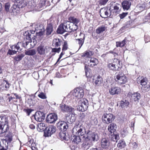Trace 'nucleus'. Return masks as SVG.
Here are the masks:
<instances>
[{
	"label": "nucleus",
	"mask_w": 150,
	"mask_h": 150,
	"mask_svg": "<svg viewBox=\"0 0 150 150\" xmlns=\"http://www.w3.org/2000/svg\"><path fill=\"white\" fill-rule=\"evenodd\" d=\"M76 115L73 113H72L70 117L68 115H67L65 117V120L67 122L70 124H72L75 121L76 119Z\"/></svg>",
	"instance_id": "obj_26"
},
{
	"label": "nucleus",
	"mask_w": 150,
	"mask_h": 150,
	"mask_svg": "<svg viewBox=\"0 0 150 150\" xmlns=\"http://www.w3.org/2000/svg\"><path fill=\"white\" fill-rule=\"evenodd\" d=\"M23 111L26 113L27 115H29L30 114L32 111V110L31 109L28 108L26 109H24L23 110Z\"/></svg>",
	"instance_id": "obj_56"
},
{
	"label": "nucleus",
	"mask_w": 150,
	"mask_h": 150,
	"mask_svg": "<svg viewBox=\"0 0 150 150\" xmlns=\"http://www.w3.org/2000/svg\"><path fill=\"white\" fill-rule=\"evenodd\" d=\"M109 92L111 95H118L120 93L121 89L118 87L113 86L109 89Z\"/></svg>",
	"instance_id": "obj_24"
},
{
	"label": "nucleus",
	"mask_w": 150,
	"mask_h": 150,
	"mask_svg": "<svg viewBox=\"0 0 150 150\" xmlns=\"http://www.w3.org/2000/svg\"><path fill=\"white\" fill-rule=\"evenodd\" d=\"M93 81L95 86H100L103 83L102 77L100 75L95 76L93 77Z\"/></svg>",
	"instance_id": "obj_20"
},
{
	"label": "nucleus",
	"mask_w": 150,
	"mask_h": 150,
	"mask_svg": "<svg viewBox=\"0 0 150 150\" xmlns=\"http://www.w3.org/2000/svg\"><path fill=\"white\" fill-rule=\"evenodd\" d=\"M45 124L44 123H40L38 125L37 129L39 131H45Z\"/></svg>",
	"instance_id": "obj_42"
},
{
	"label": "nucleus",
	"mask_w": 150,
	"mask_h": 150,
	"mask_svg": "<svg viewBox=\"0 0 150 150\" xmlns=\"http://www.w3.org/2000/svg\"><path fill=\"white\" fill-rule=\"evenodd\" d=\"M57 119V115L54 113H51L47 115L46 120L48 123H52L56 121Z\"/></svg>",
	"instance_id": "obj_22"
},
{
	"label": "nucleus",
	"mask_w": 150,
	"mask_h": 150,
	"mask_svg": "<svg viewBox=\"0 0 150 150\" xmlns=\"http://www.w3.org/2000/svg\"><path fill=\"white\" fill-rule=\"evenodd\" d=\"M117 127V125L115 123L111 122L108 127V130L110 133L114 134L116 130Z\"/></svg>",
	"instance_id": "obj_28"
},
{
	"label": "nucleus",
	"mask_w": 150,
	"mask_h": 150,
	"mask_svg": "<svg viewBox=\"0 0 150 150\" xmlns=\"http://www.w3.org/2000/svg\"><path fill=\"white\" fill-rule=\"evenodd\" d=\"M24 55L23 54H21L18 55L17 56H15L14 57V60L17 62L21 60L24 57Z\"/></svg>",
	"instance_id": "obj_48"
},
{
	"label": "nucleus",
	"mask_w": 150,
	"mask_h": 150,
	"mask_svg": "<svg viewBox=\"0 0 150 150\" xmlns=\"http://www.w3.org/2000/svg\"><path fill=\"white\" fill-rule=\"evenodd\" d=\"M56 77L57 78H61L62 75H60V74L58 72L56 73Z\"/></svg>",
	"instance_id": "obj_62"
},
{
	"label": "nucleus",
	"mask_w": 150,
	"mask_h": 150,
	"mask_svg": "<svg viewBox=\"0 0 150 150\" xmlns=\"http://www.w3.org/2000/svg\"><path fill=\"white\" fill-rule=\"evenodd\" d=\"M2 83L0 85V89L1 90H7L9 87V84L6 80H1Z\"/></svg>",
	"instance_id": "obj_29"
},
{
	"label": "nucleus",
	"mask_w": 150,
	"mask_h": 150,
	"mask_svg": "<svg viewBox=\"0 0 150 150\" xmlns=\"http://www.w3.org/2000/svg\"><path fill=\"white\" fill-rule=\"evenodd\" d=\"M72 132L74 134L79 137L83 136V138H86L87 132L85 128L83 126L77 123L72 130ZM83 137H82V138Z\"/></svg>",
	"instance_id": "obj_1"
},
{
	"label": "nucleus",
	"mask_w": 150,
	"mask_h": 150,
	"mask_svg": "<svg viewBox=\"0 0 150 150\" xmlns=\"http://www.w3.org/2000/svg\"><path fill=\"white\" fill-rule=\"evenodd\" d=\"M59 136L62 140H67V134L66 131H61L59 133Z\"/></svg>",
	"instance_id": "obj_38"
},
{
	"label": "nucleus",
	"mask_w": 150,
	"mask_h": 150,
	"mask_svg": "<svg viewBox=\"0 0 150 150\" xmlns=\"http://www.w3.org/2000/svg\"><path fill=\"white\" fill-rule=\"evenodd\" d=\"M91 122L92 125H97L98 123L97 119L94 116H92L91 117Z\"/></svg>",
	"instance_id": "obj_50"
},
{
	"label": "nucleus",
	"mask_w": 150,
	"mask_h": 150,
	"mask_svg": "<svg viewBox=\"0 0 150 150\" xmlns=\"http://www.w3.org/2000/svg\"><path fill=\"white\" fill-rule=\"evenodd\" d=\"M56 128L52 125L48 126L45 128L44 131V136L45 137H50L55 132Z\"/></svg>",
	"instance_id": "obj_11"
},
{
	"label": "nucleus",
	"mask_w": 150,
	"mask_h": 150,
	"mask_svg": "<svg viewBox=\"0 0 150 150\" xmlns=\"http://www.w3.org/2000/svg\"><path fill=\"white\" fill-rule=\"evenodd\" d=\"M126 146V144L125 141L122 140H120L117 144V146L118 147L122 149L124 148Z\"/></svg>",
	"instance_id": "obj_46"
},
{
	"label": "nucleus",
	"mask_w": 150,
	"mask_h": 150,
	"mask_svg": "<svg viewBox=\"0 0 150 150\" xmlns=\"http://www.w3.org/2000/svg\"><path fill=\"white\" fill-rule=\"evenodd\" d=\"M34 34L31 30L27 31L24 33V39L27 41L26 42H31L32 40H34L35 39V36H33V34Z\"/></svg>",
	"instance_id": "obj_13"
},
{
	"label": "nucleus",
	"mask_w": 150,
	"mask_h": 150,
	"mask_svg": "<svg viewBox=\"0 0 150 150\" xmlns=\"http://www.w3.org/2000/svg\"><path fill=\"white\" fill-rule=\"evenodd\" d=\"M25 53L27 55L33 56L36 54V51L35 50L32 49L26 51Z\"/></svg>",
	"instance_id": "obj_44"
},
{
	"label": "nucleus",
	"mask_w": 150,
	"mask_h": 150,
	"mask_svg": "<svg viewBox=\"0 0 150 150\" xmlns=\"http://www.w3.org/2000/svg\"><path fill=\"white\" fill-rule=\"evenodd\" d=\"M87 140H86L83 143L82 145V147L84 150H87L91 146V142L90 141L87 142Z\"/></svg>",
	"instance_id": "obj_36"
},
{
	"label": "nucleus",
	"mask_w": 150,
	"mask_h": 150,
	"mask_svg": "<svg viewBox=\"0 0 150 150\" xmlns=\"http://www.w3.org/2000/svg\"><path fill=\"white\" fill-rule=\"evenodd\" d=\"M57 128L61 131H66L68 128V124L64 121H59L57 124Z\"/></svg>",
	"instance_id": "obj_21"
},
{
	"label": "nucleus",
	"mask_w": 150,
	"mask_h": 150,
	"mask_svg": "<svg viewBox=\"0 0 150 150\" xmlns=\"http://www.w3.org/2000/svg\"><path fill=\"white\" fill-rule=\"evenodd\" d=\"M85 138L86 140H88L91 142L92 141H97L98 139V136L96 133L88 130L87 131Z\"/></svg>",
	"instance_id": "obj_8"
},
{
	"label": "nucleus",
	"mask_w": 150,
	"mask_h": 150,
	"mask_svg": "<svg viewBox=\"0 0 150 150\" xmlns=\"http://www.w3.org/2000/svg\"><path fill=\"white\" fill-rule=\"evenodd\" d=\"M38 96L42 99H45L47 98L45 94L43 92L40 93L38 95Z\"/></svg>",
	"instance_id": "obj_53"
},
{
	"label": "nucleus",
	"mask_w": 150,
	"mask_h": 150,
	"mask_svg": "<svg viewBox=\"0 0 150 150\" xmlns=\"http://www.w3.org/2000/svg\"><path fill=\"white\" fill-rule=\"evenodd\" d=\"M45 30L44 28H42L41 30L39 31H37L36 33L35 39L38 40H40L42 39L44 37L45 34ZM35 40H36L35 39Z\"/></svg>",
	"instance_id": "obj_27"
},
{
	"label": "nucleus",
	"mask_w": 150,
	"mask_h": 150,
	"mask_svg": "<svg viewBox=\"0 0 150 150\" xmlns=\"http://www.w3.org/2000/svg\"><path fill=\"white\" fill-rule=\"evenodd\" d=\"M45 117L44 113L41 111L37 112L35 115L34 117L36 121L38 122H41L44 120Z\"/></svg>",
	"instance_id": "obj_23"
},
{
	"label": "nucleus",
	"mask_w": 150,
	"mask_h": 150,
	"mask_svg": "<svg viewBox=\"0 0 150 150\" xmlns=\"http://www.w3.org/2000/svg\"><path fill=\"white\" fill-rule=\"evenodd\" d=\"M20 10V8L18 6L14 4L11 7L9 12L11 15L16 16L19 13Z\"/></svg>",
	"instance_id": "obj_25"
},
{
	"label": "nucleus",
	"mask_w": 150,
	"mask_h": 150,
	"mask_svg": "<svg viewBox=\"0 0 150 150\" xmlns=\"http://www.w3.org/2000/svg\"><path fill=\"white\" fill-rule=\"evenodd\" d=\"M115 77L117 81L120 84L125 83L127 81V78L124 74L121 72L116 73Z\"/></svg>",
	"instance_id": "obj_9"
},
{
	"label": "nucleus",
	"mask_w": 150,
	"mask_h": 150,
	"mask_svg": "<svg viewBox=\"0 0 150 150\" xmlns=\"http://www.w3.org/2000/svg\"><path fill=\"white\" fill-rule=\"evenodd\" d=\"M106 29V27L104 25H102L96 29V32L98 34H100L105 31Z\"/></svg>",
	"instance_id": "obj_37"
},
{
	"label": "nucleus",
	"mask_w": 150,
	"mask_h": 150,
	"mask_svg": "<svg viewBox=\"0 0 150 150\" xmlns=\"http://www.w3.org/2000/svg\"><path fill=\"white\" fill-rule=\"evenodd\" d=\"M63 43L62 40L58 38H55L53 40V44L55 47H58Z\"/></svg>",
	"instance_id": "obj_32"
},
{
	"label": "nucleus",
	"mask_w": 150,
	"mask_h": 150,
	"mask_svg": "<svg viewBox=\"0 0 150 150\" xmlns=\"http://www.w3.org/2000/svg\"><path fill=\"white\" fill-rule=\"evenodd\" d=\"M115 119L114 115L111 113L103 114L102 117V121L105 124H108L111 123Z\"/></svg>",
	"instance_id": "obj_7"
},
{
	"label": "nucleus",
	"mask_w": 150,
	"mask_h": 150,
	"mask_svg": "<svg viewBox=\"0 0 150 150\" xmlns=\"http://www.w3.org/2000/svg\"><path fill=\"white\" fill-rule=\"evenodd\" d=\"M10 4L9 3H6L5 5V9L6 12L9 11V9L10 7Z\"/></svg>",
	"instance_id": "obj_57"
},
{
	"label": "nucleus",
	"mask_w": 150,
	"mask_h": 150,
	"mask_svg": "<svg viewBox=\"0 0 150 150\" xmlns=\"http://www.w3.org/2000/svg\"><path fill=\"white\" fill-rule=\"evenodd\" d=\"M120 11V10L118 6H115L113 9H111V17H112L113 16L116 15L117 14L119 13Z\"/></svg>",
	"instance_id": "obj_33"
},
{
	"label": "nucleus",
	"mask_w": 150,
	"mask_h": 150,
	"mask_svg": "<svg viewBox=\"0 0 150 150\" xmlns=\"http://www.w3.org/2000/svg\"><path fill=\"white\" fill-rule=\"evenodd\" d=\"M129 104V102L126 100H123L121 102L120 105L122 108L127 106Z\"/></svg>",
	"instance_id": "obj_45"
},
{
	"label": "nucleus",
	"mask_w": 150,
	"mask_h": 150,
	"mask_svg": "<svg viewBox=\"0 0 150 150\" xmlns=\"http://www.w3.org/2000/svg\"><path fill=\"white\" fill-rule=\"evenodd\" d=\"M119 139V135L118 134H115L114 135L113 137L112 138V140L117 143V140Z\"/></svg>",
	"instance_id": "obj_52"
},
{
	"label": "nucleus",
	"mask_w": 150,
	"mask_h": 150,
	"mask_svg": "<svg viewBox=\"0 0 150 150\" xmlns=\"http://www.w3.org/2000/svg\"><path fill=\"white\" fill-rule=\"evenodd\" d=\"M107 67L110 70L112 71H119L121 67L120 60L116 58L112 59L108 62Z\"/></svg>",
	"instance_id": "obj_2"
},
{
	"label": "nucleus",
	"mask_w": 150,
	"mask_h": 150,
	"mask_svg": "<svg viewBox=\"0 0 150 150\" xmlns=\"http://www.w3.org/2000/svg\"><path fill=\"white\" fill-rule=\"evenodd\" d=\"M122 4L124 10H128L130 8L131 3L130 1H125L122 2Z\"/></svg>",
	"instance_id": "obj_34"
},
{
	"label": "nucleus",
	"mask_w": 150,
	"mask_h": 150,
	"mask_svg": "<svg viewBox=\"0 0 150 150\" xmlns=\"http://www.w3.org/2000/svg\"><path fill=\"white\" fill-rule=\"evenodd\" d=\"M31 142L32 143L31 144V148L32 150H37V148L36 147V144L35 143H33V140H30L28 142V144H29L31 143Z\"/></svg>",
	"instance_id": "obj_51"
},
{
	"label": "nucleus",
	"mask_w": 150,
	"mask_h": 150,
	"mask_svg": "<svg viewBox=\"0 0 150 150\" xmlns=\"http://www.w3.org/2000/svg\"><path fill=\"white\" fill-rule=\"evenodd\" d=\"M69 20L70 23V32L76 30L78 28L77 24L79 22V20L74 17H72L69 18Z\"/></svg>",
	"instance_id": "obj_6"
},
{
	"label": "nucleus",
	"mask_w": 150,
	"mask_h": 150,
	"mask_svg": "<svg viewBox=\"0 0 150 150\" xmlns=\"http://www.w3.org/2000/svg\"><path fill=\"white\" fill-rule=\"evenodd\" d=\"M60 50H61V48L60 47H59L58 48H54L52 49V52H57L59 53L60 52Z\"/></svg>",
	"instance_id": "obj_59"
},
{
	"label": "nucleus",
	"mask_w": 150,
	"mask_h": 150,
	"mask_svg": "<svg viewBox=\"0 0 150 150\" xmlns=\"http://www.w3.org/2000/svg\"><path fill=\"white\" fill-rule=\"evenodd\" d=\"M8 129V118L6 116L0 117V134L5 132Z\"/></svg>",
	"instance_id": "obj_3"
},
{
	"label": "nucleus",
	"mask_w": 150,
	"mask_h": 150,
	"mask_svg": "<svg viewBox=\"0 0 150 150\" xmlns=\"http://www.w3.org/2000/svg\"><path fill=\"white\" fill-rule=\"evenodd\" d=\"M127 96L132 101L136 102H138L141 98L140 94L138 92L133 93L129 92Z\"/></svg>",
	"instance_id": "obj_16"
},
{
	"label": "nucleus",
	"mask_w": 150,
	"mask_h": 150,
	"mask_svg": "<svg viewBox=\"0 0 150 150\" xmlns=\"http://www.w3.org/2000/svg\"><path fill=\"white\" fill-rule=\"evenodd\" d=\"M12 139V137L11 135H9L8 137L7 141L9 142H11Z\"/></svg>",
	"instance_id": "obj_61"
},
{
	"label": "nucleus",
	"mask_w": 150,
	"mask_h": 150,
	"mask_svg": "<svg viewBox=\"0 0 150 150\" xmlns=\"http://www.w3.org/2000/svg\"><path fill=\"white\" fill-rule=\"evenodd\" d=\"M127 42V40L124 39L122 42H116V46L117 47H122L125 46V44Z\"/></svg>",
	"instance_id": "obj_43"
},
{
	"label": "nucleus",
	"mask_w": 150,
	"mask_h": 150,
	"mask_svg": "<svg viewBox=\"0 0 150 150\" xmlns=\"http://www.w3.org/2000/svg\"><path fill=\"white\" fill-rule=\"evenodd\" d=\"M70 24L69 21H67L60 24L57 29V33L62 34L65 32H70Z\"/></svg>",
	"instance_id": "obj_4"
},
{
	"label": "nucleus",
	"mask_w": 150,
	"mask_h": 150,
	"mask_svg": "<svg viewBox=\"0 0 150 150\" xmlns=\"http://www.w3.org/2000/svg\"><path fill=\"white\" fill-rule=\"evenodd\" d=\"M83 35V38H81L76 39V42L78 43L79 46V49L83 45L84 41L85 36L84 35L81 33L80 35Z\"/></svg>",
	"instance_id": "obj_39"
},
{
	"label": "nucleus",
	"mask_w": 150,
	"mask_h": 150,
	"mask_svg": "<svg viewBox=\"0 0 150 150\" xmlns=\"http://www.w3.org/2000/svg\"><path fill=\"white\" fill-rule=\"evenodd\" d=\"M109 0H99L98 2V4L100 5H105Z\"/></svg>",
	"instance_id": "obj_54"
},
{
	"label": "nucleus",
	"mask_w": 150,
	"mask_h": 150,
	"mask_svg": "<svg viewBox=\"0 0 150 150\" xmlns=\"http://www.w3.org/2000/svg\"><path fill=\"white\" fill-rule=\"evenodd\" d=\"M68 48V45L67 42H65L64 44L63 45V46L62 48V50L65 51Z\"/></svg>",
	"instance_id": "obj_58"
},
{
	"label": "nucleus",
	"mask_w": 150,
	"mask_h": 150,
	"mask_svg": "<svg viewBox=\"0 0 150 150\" xmlns=\"http://www.w3.org/2000/svg\"><path fill=\"white\" fill-rule=\"evenodd\" d=\"M50 47L44 44H41L38 47L37 51L38 53L40 55H44L50 51Z\"/></svg>",
	"instance_id": "obj_10"
},
{
	"label": "nucleus",
	"mask_w": 150,
	"mask_h": 150,
	"mask_svg": "<svg viewBox=\"0 0 150 150\" xmlns=\"http://www.w3.org/2000/svg\"><path fill=\"white\" fill-rule=\"evenodd\" d=\"M46 35H50L53 31V27L51 24H48L46 29Z\"/></svg>",
	"instance_id": "obj_40"
},
{
	"label": "nucleus",
	"mask_w": 150,
	"mask_h": 150,
	"mask_svg": "<svg viewBox=\"0 0 150 150\" xmlns=\"http://www.w3.org/2000/svg\"><path fill=\"white\" fill-rule=\"evenodd\" d=\"M100 145L102 148L108 149L111 145L110 141L108 138H103L101 140Z\"/></svg>",
	"instance_id": "obj_19"
},
{
	"label": "nucleus",
	"mask_w": 150,
	"mask_h": 150,
	"mask_svg": "<svg viewBox=\"0 0 150 150\" xmlns=\"http://www.w3.org/2000/svg\"><path fill=\"white\" fill-rule=\"evenodd\" d=\"M22 43L21 42H18L17 45H13L11 47L12 50L9 49L7 52V54L12 55L16 53L17 51L20 49V46L22 45Z\"/></svg>",
	"instance_id": "obj_15"
},
{
	"label": "nucleus",
	"mask_w": 150,
	"mask_h": 150,
	"mask_svg": "<svg viewBox=\"0 0 150 150\" xmlns=\"http://www.w3.org/2000/svg\"><path fill=\"white\" fill-rule=\"evenodd\" d=\"M145 3H144L142 5H141L140 4L139 5L137 6V8H138L139 10H140L141 11H142L145 9Z\"/></svg>",
	"instance_id": "obj_55"
},
{
	"label": "nucleus",
	"mask_w": 150,
	"mask_h": 150,
	"mask_svg": "<svg viewBox=\"0 0 150 150\" xmlns=\"http://www.w3.org/2000/svg\"><path fill=\"white\" fill-rule=\"evenodd\" d=\"M33 27V29L31 30L34 33L37 31H40L42 28H43L42 26L41 27L39 25L34 23L32 25Z\"/></svg>",
	"instance_id": "obj_35"
},
{
	"label": "nucleus",
	"mask_w": 150,
	"mask_h": 150,
	"mask_svg": "<svg viewBox=\"0 0 150 150\" xmlns=\"http://www.w3.org/2000/svg\"><path fill=\"white\" fill-rule=\"evenodd\" d=\"M132 147L134 148H136L137 147V144L136 142H134L132 144Z\"/></svg>",
	"instance_id": "obj_63"
},
{
	"label": "nucleus",
	"mask_w": 150,
	"mask_h": 150,
	"mask_svg": "<svg viewBox=\"0 0 150 150\" xmlns=\"http://www.w3.org/2000/svg\"><path fill=\"white\" fill-rule=\"evenodd\" d=\"M8 146V142L6 141H0V150H7Z\"/></svg>",
	"instance_id": "obj_31"
},
{
	"label": "nucleus",
	"mask_w": 150,
	"mask_h": 150,
	"mask_svg": "<svg viewBox=\"0 0 150 150\" xmlns=\"http://www.w3.org/2000/svg\"><path fill=\"white\" fill-rule=\"evenodd\" d=\"M59 108L64 113L72 112L74 111V108L65 104H60Z\"/></svg>",
	"instance_id": "obj_18"
},
{
	"label": "nucleus",
	"mask_w": 150,
	"mask_h": 150,
	"mask_svg": "<svg viewBox=\"0 0 150 150\" xmlns=\"http://www.w3.org/2000/svg\"><path fill=\"white\" fill-rule=\"evenodd\" d=\"M87 65L85 66V70L86 73V75L87 77H91L92 75V74L90 71V70H88V68L86 67Z\"/></svg>",
	"instance_id": "obj_47"
},
{
	"label": "nucleus",
	"mask_w": 150,
	"mask_h": 150,
	"mask_svg": "<svg viewBox=\"0 0 150 150\" xmlns=\"http://www.w3.org/2000/svg\"><path fill=\"white\" fill-rule=\"evenodd\" d=\"M127 13H123L122 14L119 15V16L121 19H122L125 17L127 15Z\"/></svg>",
	"instance_id": "obj_60"
},
{
	"label": "nucleus",
	"mask_w": 150,
	"mask_h": 150,
	"mask_svg": "<svg viewBox=\"0 0 150 150\" xmlns=\"http://www.w3.org/2000/svg\"><path fill=\"white\" fill-rule=\"evenodd\" d=\"M93 54L92 52L89 51H86L84 52L81 55L82 57H90Z\"/></svg>",
	"instance_id": "obj_41"
},
{
	"label": "nucleus",
	"mask_w": 150,
	"mask_h": 150,
	"mask_svg": "<svg viewBox=\"0 0 150 150\" xmlns=\"http://www.w3.org/2000/svg\"><path fill=\"white\" fill-rule=\"evenodd\" d=\"M72 93L73 96L79 99L83 97L84 95L83 90L81 88H78L73 90Z\"/></svg>",
	"instance_id": "obj_14"
},
{
	"label": "nucleus",
	"mask_w": 150,
	"mask_h": 150,
	"mask_svg": "<svg viewBox=\"0 0 150 150\" xmlns=\"http://www.w3.org/2000/svg\"><path fill=\"white\" fill-rule=\"evenodd\" d=\"M148 80L146 78H143L141 80L140 83L142 87V89L145 92L150 91V84H148Z\"/></svg>",
	"instance_id": "obj_17"
},
{
	"label": "nucleus",
	"mask_w": 150,
	"mask_h": 150,
	"mask_svg": "<svg viewBox=\"0 0 150 150\" xmlns=\"http://www.w3.org/2000/svg\"><path fill=\"white\" fill-rule=\"evenodd\" d=\"M90 150H101V149L100 148L98 147L92 148Z\"/></svg>",
	"instance_id": "obj_64"
},
{
	"label": "nucleus",
	"mask_w": 150,
	"mask_h": 150,
	"mask_svg": "<svg viewBox=\"0 0 150 150\" xmlns=\"http://www.w3.org/2000/svg\"><path fill=\"white\" fill-rule=\"evenodd\" d=\"M73 137V141L76 144H78L79 142L81 141V138L79 136H74Z\"/></svg>",
	"instance_id": "obj_49"
},
{
	"label": "nucleus",
	"mask_w": 150,
	"mask_h": 150,
	"mask_svg": "<svg viewBox=\"0 0 150 150\" xmlns=\"http://www.w3.org/2000/svg\"><path fill=\"white\" fill-rule=\"evenodd\" d=\"M98 63V61L97 59L91 57L90 59L88 62V63L91 67H93L95 65H97Z\"/></svg>",
	"instance_id": "obj_30"
},
{
	"label": "nucleus",
	"mask_w": 150,
	"mask_h": 150,
	"mask_svg": "<svg viewBox=\"0 0 150 150\" xmlns=\"http://www.w3.org/2000/svg\"><path fill=\"white\" fill-rule=\"evenodd\" d=\"M88 104L87 100L84 98L81 99L79 102V105L77 107V110L82 112L86 110L88 108Z\"/></svg>",
	"instance_id": "obj_5"
},
{
	"label": "nucleus",
	"mask_w": 150,
	"mask_h": 150,
	"mask_svg": "<svg viewBox=\"0 0 150 150\" xmlns=\"http://www.w3.org/2000/svg\"><path fill=\"white\" fill-rule=\"evenodd\" d=\"M100 15L101 17L106 18L108 17H111V8L104 7L101 8L99 12Z\"/></svg>",
	"instance_id": "obj_12"
}]
</instances>
